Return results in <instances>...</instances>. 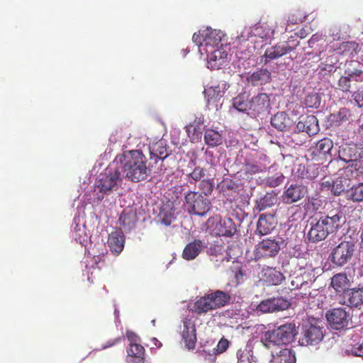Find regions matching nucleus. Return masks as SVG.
I'll list each match as a JSON object with an SVG mask.
<instances>
[{
  "label": "nucleus",
  "mask_w": 363,
  "mask_h": 363,
  "mask_svg": "<svg viewBox=\"0 0 363 363\" xmlns=\"http://www.w3.org/2000/svg\"><path fill=\"white\" fill-rule=\"evenodd\" d=\"M281 239L267 238L256 245L255 255L257 259L276 257L281 250Z\"/></svg>",
  "instance_id": "nucleus-9"
},
{
  "label": "nucleus",
  "mask_w": 363,
  "mask_h": 363,
  "mask_svg": "<svg viewBox=\"0 0 363 363\" xmlns=\"http://www.w3.org/2000/svg\"><path fill=\"white\" fill-rule=\"evenodd\" d=\"M298 177L301 179H313L318 177V169L314 167H306L303 164H299L297 169Z\"/></svg>",
  "instance_id": "nucleus-36"
},
{
  "label": "nucleus",
  "mask_w": 363,
  "mask_h": 363,
  "mask_svg": "<svg viewBox=\"0 0 363 363\" xmlns=\"http://www.w3.org/2000/svg\"><path fill=\"white\" fill-rule=\"evenodd\" d=\"M203 116L196 117L195 120L186 126V131L189 137L196 135L199 137L201 134V126L203 125Z\"/></svg>",
  "instance_id": "nucleus-37"
},
{
  "label": "nucleus",
  "mask_w": 363,
  "mask_h": 363,
  "mask_svg": "<svg viewBox=\"0 0 363 363\" xmlns=\"http://www.w3.org/2000/svg\"><path fill=\"white\" fill-rule=\"evenodd\" d=\"M230 299L231 296L228 292L216 290L199 297L193 303L191 311L199 316L205 315L210 311L225 306Z\"/></svg>",
  "instance_id": "nucleus-3"
},
{
  "label": "nucleus",
  "mask_w": 363,
  "mask_h": 363,
  "mask_svg": "<svg viewBox=\"0 0 363 363\" xmlns=\"http://www.w3.org/2000/svg\"><path fill=\"white\" fill-rule=\"evenodd\" d=\"M338 159L347 164L345 171L357 178L363 174V147L355 143H342L338 150Z\"/></svg>",
  "instance_id": "nucleus-4"
},
{
  "label": "nucleus",
  "mask_w": 363,
  "mask_h": 363,
  "mask_svg": "<svg viewBox=\"0 0 363 363\" xmlns=\"http://www.w3.org/2000/svg\"><path fill=\"white\" fill-rule=\"evenodd\" d=\"M298 44V43L294 45H290L289 42L284 41L267 48L262 56L264 59V63L266 64L274 60H277L291 52L296 48Z\"/></svg>",
  "instance_id": "nucleus-14"
},
{
  "label": "nucleus",
  "mask_w": 363,
  "mask_h": 363,
  "mask_svg": "<svg viewBox=\"0 0 363 363\" xmlns=\"http://www.w3.org/2000/svg\"><path fill=\"white\" fill-rule=\"evenodd\" d=\"M202 36L204 43V52L206 49H216L222 46L221 40L224 36L222 31L206 28L205 30H202Z\"/></svg>",
  "instance_id": "nucleus-16"
},
{
  "label": "nucleus",
  "mask_w": 363,
  "mask_h": 363,
  "mask_svg": "<svg viewBox=\"0 0 363 363\" xmlns=\"http://www.w3.org/2000/svg\"><path fill=\"white\" fill-rule=\"evenodd\" d=\"M206 175V170L201 167H196L187 176L194 182H201Z\"/></svg>",
  "instance_id": "nucleus-51"
},
{
  "label": "nucleus",
  "mask_w": 363,
  "mask_h": 363,
  "mask_svg": "<svg viewBox=\"0 0 363 363\" xmlns=\"http://www.w3.org/2000/svg\"><path fill=\"white\" fill-rule=\"evenodd\" d=\"M159 220L165 225L166 226H169L172 223L174 220V214L169 210H166L164 208H162L158 215Z\"/></svg>",
  "instance_id": "nucleus-47"
},
{
  "label": "nucleus",
  "mask_w": 363,
  "mask_h": 363,
  "mask_svg": "<svg viewBox=\"0 0 363 363\" xmlns=\"http://www.w3.org/2000/svg\"><path fill=\"white\" fill-rule=\"evenodd\" d=\"M125 236L121 229H117L108 235L107 244L112 253L118 255L123 248Z\"/></svg>",
  "instance_id": "nucleus-22"
},
{
  "label": "nucleus",
  "mask_w": 363,
  "mask_h": 363,
  "mask_svg": "<svg viewBox=\"0 0 363 363\" xmlns=\"http://www.w3.org/2000/svg\"><path fill=\"white\" fill-rule=\"evenodd\" d=\"M120 225L126 230L132 229L136 223V215L133 211H123L119 218Z\"/></svg>",
  "instance_id": "nucleus-33"
},
{
  "label": "nucleus",
  "mask_w": 363,
  "mask_h": 363,
  "mask_svg": "<svg viewBox=\"0 0 363 363\" xmlns=\"http://www.w3.org/2000/svg\"><path fill=\"white\" fill-rule=\"evenodd\" d=\"M277 224V220L274 215L262 213L257 223L256 234L259 236L268 235L276 228Z\"/></svg>",
  "instance_id": "nucleus-18"
},
{
  "label": "nucleus",
  "mask_w": 363,
  "mask_h": 363,
  "mask_svg": "<svg viewBox=\"0 0 363 363\" xmlns=\"http://www.w3.org/2000/svg\"><path fill=\"white\" fill-rule=\"evenodd\" d=\"M206 247V243L201 240L189 242L184 249L182 256L186 260L194 259L199 255L201 250Z\"/></svg>",
  "instance_id": "nucleus-25"
},
{
  "label": "nucleus",
  "mask_w": 363,
  "mask_h": 363,
  "mask_svg": "<svg viewBox=\"0 0 363 363\" xmlns=\"http://www.w3.org/2000/svg\"><path fill=\"white\" fill-rule=\"evenodd\" d=\"M201 194L207 197L211 195L213 190V184L210 179H202L199 184Z\"/></svg>",
  "instance_id": "nucleus-48"
},
{
  "label": "nucleus",
  "mask_w": 363,
  "mask_h": 363,
  "mask_svg": "<svg viewBox=\"0 0 363 363\" xmlns=\"http://www.w3.org/2000/svg\"><path fill=\"white\" fill-rule=\"evenodd\" d=\"M121 340V337H117L116 339H113V340H108L107 342H106L105 344H104L102 346H101V348L103 350H105L106 348H108L110 347H112V346H114L116 345V344H118V342H120Z\"/></svg>",
  "instance_id": "nucleus-60"
},
{
  "label": "nucleus",
  "mask_w": 363,
  "mask_h": 363,
  "mask_svg": "<svg viewBox=\"0 0 363 363\" xmlns=\"http://www.w3.org/2000/svg\"><path fill=\"white\" fill-rule=\"evenodd\" d=\"M335 71V66L331 63L321 62L319 65V73L325 74L327 72H332Z\"/></svg>",
  "instance_id": "nucleus-55"
},
{
  "label": "nucleus",
  "mask_w": 363,
  "mask_h": 363,
  "mask_svg": "<svg viewBox=\"0 0 363 363\" xmlns=\"http://www.w3.org/2000/svg\"><path fill=\"white\" fill-rule=\"evenodd\" d=\"M349 111L346 108H341L336 113H331L329 116L328 120L330 122V125L333 126H337L342 123L348 121Z\"/></svg>",
  "instance_id": "nucleus-38"
},
{
  "label": "nucleus",
  "mask_w": 363,
  "mask_h": 363,
  "mask_svg": "<svg viewBox=\"0 0 363 363\" xmlns=\"http://www.w3.org/2000/svg\"><path fill=\"white\" fill-rule=\"evenodd\" d=\"M290 303L282 297L267 298L262 301L256 307L257 312L262 313L283 311L289 308Z\"/></svg>",
  "instance_id": "nucleus-15"
},
{
  "label": "nucleus",
  "mask_w": 363,
  "mask_h": 363,
  "mask_svg": "<svg viewBox=\"0 0 363 363\" xmlns=\"http://www.w3.org/2000/svg\"><path fill=\"white\" fill-rule=\"evenodd\" d=\"M321 97L315 92L308 94L305 99V104L309 108H318L320 105Z\"/></svg>",
  "instance_id": "nucleus-45"
},
{
  "label": "nucleus",
  "mask_w": 363,
  "mask_h": 363,
  "mask_svg": "<svg viewBox=\"0 0 363 363\" xmlns=\"http://www.w3.org/2000/svg\"><path fill=\"white\" fill-rule=\"evenodd\" d=\"M347 352L352 353L354 356L363 357V343L352 345Z\"/></svg>",
  "instance_id": "nucleus-56"
},
{
  "label": "nucleus",
  "mask_w": 363,
  "mask_h": 363,
  "mask_svg": "<svg viewBox=\"0 0 363 363\" xmlns=\"http://www.w3.org/2000/svg\"><path fill=\"white\" fill-rule=\"evenodd\" d=\"M271 125L280 131H284L292 125V121L286 112L279 111L271 118Z\"/></svg>",
  "instance_id": "nucleus-26"
},
{
  "label": "nucleus",
  "mask_w": 363,
  "mask_h": 363,
  "mask_svg": "<svg viewBox=\"0 0 363 363\" xmlns=\"http://www.w3.org/2000/svg\"><path fill=\"white\" fill-rule=\"evenodd\" d=\"M352 84L351 82V77L348 75L341 76L339 79L336 89L343 91V92H350V89L352 88Z\"/></svg>",
  "instance_id": "nucleus-46"
},
{
  "label": "nucleus",
  "mask_w": 363,
  "mask_h": 363,
  "mask_svg": "<svg viewBox=\"0 0 363 363\" xmlns=\"http://www.w3.org/2000/svg\"><path fill=\"white\" fill-rule=\"evenodd\" d=\"M262 280L269 286L279 285L285 279L284 274L276 268L267 267L262 272Z\"/></svg>",
  "instance_id": "nucleus-23"
},
{
  "label": "nucleus",
  "mask_w": 363,
  "mask_h": 363,
  "mask_svg": "<svg viewBox=\"0 0 363 363\" xmlns=\"http://www.w3.org/2000/svg\"><path fill=\"white\" fill-rule=\"evenodd\" d=\"M207 55L208 67L211 69H220L225 62L228 54L225 51H222L219 48L206 49Z\"/></svg>",
  "instance_id": "nucleus-20"
},
{
  "label": "nucleus",
  "mask_w": 363,
  "mask_h": 363,
  "mask_svg": "<svg viewBox=\"0 0 363 363\" xmlns=\"http://www.w3.org/2000/svg\"><path fill=\"white\" fill-rule=\"evenodd\" d=\"M204 141L209 147H217L222 144L221 134L213 129H207L204 133Z\"/></svg>",
  "instance_id": "nucleus-32"
},
{
  "label": "nucleus",
  "mask_w": 363,
  "mask_h": 363,
  "mask_svg": "<svg viewBox=\"0 0 363 363\" xmlns=\"http://www.w3.org/2000/svg\"><path fill=\"white\" fill-rule=\"evenodd\" d=\"M356 46H357V45L353 42H345L342 44V48H343L344 50H345L347 48H354Z\"/></svg>",
  "instance_id": "nucleus-63"
},
{
  "label": "nucleus",
  "mask_w": 363,
  "mask_h": 363,
  "mask_svg": "<svg viewBox=\"0 0 363 363\" xmlns=\"http://www.w3.org/2000/svg\"><path fill=\"white\" fill-rule=\"evenodd\" d=\"M284 178L283 174L277 173L275 175L267 177V184L271 187H277L283 183Z\"/></svg>",
  "instance_id": "nucleus-52"
},
{
  "label": "nucleus",
  "mask_w": 363,
  "mask_h": 363,
  "mask_svg": "<svg viewBox=\"0 0 363 363\" xmlns=\"http://www.w3.org/2000/svg\"><path fill=\"white\" fill-rule=\"evenodd\" d=\"M305 285H307V281H304V279H303V277H301L299 273L296 276L291 277V286L289 289L293 290L296 289H302L304 287L306 289Z\"/></svg>",
  "instance_id": "nucleus-50"
},
{
  "label": "nucleus",
  "mask_w": 363,
  "mask_h": 363,
  "mask_svg": "<svg viewBox=\"0 0 363 363\" xmlns=\"http://www.w3.org/2000/svg\"><path fill=\"white\" fill-rule=\"evenodd\" d=\"M225 251L224 245L218 241H215L208 250V252L211 255H214L216 257L219 255L223 256V252Z\"/></svg>",
  "instance_id": "nucleus-49"
},
{
  "label": "nucleus",
  "mask_w": 363,
  "mask_h": 363,
  "mask_svg": "<svg viewBox=\"0 0 363 363\" xmlns=\"http://www.w3.org/2000/svg\"><path fill=\"white\" fill-rule=\"evenodd\" d=\"M116 161L120 163L125 177L133 182L145 180L151 172L146 157L140 150L124 152L116 157Z\"/></svg>",
  "instance_id": "nucleus-1"
},
{
  "label": "nucleus",
  "mask_w": 363,
  "mask_h": 363,
  "mask_svg": "<svg viewBox=\"0 0 363 363\" xmlns=\"http://www.w3.org/2000/svg\"><path fill=\"white\" fill-rule=\"evenodd\" d=\"M346 186H349L348 179L337 177L332 181V193L335 196H339L345 191Z\"/></svg>",
  "instance_id": "nucleus-42"
},
{
  "label": "nucleus",
  "mask_w": 363,
  "mask_h": 363,
  "mask_svg": "<svg viewBox=\"0 0 363 363\" xmlns=\"http://www.w3.org/2000/svg\"><path fill=\"white\" fill-rule=\"evenodd\" d=\"M333 148V141L329 138H323L317 141L314 145L311 147L312 155L314 157H318L330 159L332 157L331 151Z\"/></svg>",
  "instance_id": "nucleus-17"
},
{
  "label": "nucleus",
  "mask_w": 363,
  "mask_h": 363,
  "mask_svg": "<svg viewBox=\"0 0 363 363\" xmlns=\"http://www.w3.org/2000/svg\"><path fill=\"white\" fill-rule=\"evenodd\" d=\"M302 125L308 135H315L319 131L318 119L314 116H308Z\"/></svg>",
  "instance_id": "nucleus-40"
},
{
  "label": "nucleus",
  "mask_w": 363,
  "mask_h": 363,
  "mask_svg": "<svg viewBox=\"0 0 363 363\" xmlns=\"http://www.w3.org/2000/svg\"><path fill=\"white\" fill-rule=\"evenodd\" d=\"M297 334L298 330L294 323H286L266 331L261 337V342L267 349L273 346L287 345L295 340Z\"/></svg>",
  "instance_id": "nucleus-5"
},
{
  "label": "nucleus",
  "mask_w": 363,
  "mask_h": 363,
  "mask_svg": "<svg viewBox=\"0 0 363 363\" xmlns=\"http://www.w3.org/2000/svg\"><path fill=\"white\" fill-rule=\"evenodd\" d=\"M355 252L352 241H342L332 250L330 261L337 267H342L352 259Z\"/></svg>",
  "instance_id": "nucleus-7"
},
{
  "label": "nucleus",
  "mask_w": 363,
  "mask_h": 363,
  "mask_svg": "<svg viewBox=\"0 0 363 363\" xmlns=\"http://www.w3.org/2000/svg\"><path fill=\"white\" fill-rule=\"evenodd\" d=\"M323 338L322 328L317 323H308L303 326L302 337L299 340L301 345H315Z\"/></svg>",
  "instance_id": "nucleus-10"
},
{
  "label": "nucleus",
  "mask_w": 363,
  "mask_h": 363,
  "mask_svg": "<svg viewBox=\"0 0 363 363\" xmlns=\"http://www.w3.org/2000/svg\"><path fill=\"white\" fill-rule=\"evenodd\" d=\"M347 196L350 199L355 202L363 201V183L352 186L347 191Z\"/></svg>",
  "instance_id": "nucleus-43"
},
{
  "label": "nucleus",
  "mask_w": 363,
  "mask_h": 363,
  "mask_svg": "<svg viewBox=\"0 0 363 363\" xmlns=\"http://www.w3.org/2000/svg\"><path fill=\"white\" fill-rule=\"evenodd\" d=\"M266 167L257 161L245 160L243 164V171L246 175H252L263 172Z\"/></svg>",
  "instance_id": "nucleus-34"
},
{
  "label": "nucleus",
  "mask_w": 363,
  "mask_h": 363,
  "mask_svg": "<svg viewBox=\"0 0 363 363\" xmlns=\"http://www.w3.org/2000/svg\"><path fill=\"white\" fill-rule=\"evenodd\" d=\"M104 255L95 257V264L99 269H101L104 266L105 259Z\"/></svg>",
  "instance_id": "nucleus-61"
},
{
  "label": "nucleus",
  "mask_w": 363,
  "mask_h": 363,
  "mask_svg": "<svg viewBox=\"0 0 363 363\" xmlns=\"http://www.w3.org/2000/svg\"><path fill=\"white\" fill-rule=\"evenodd\" d=\"M354 99L358 104L359 107H363V90L361 91H354L352 94Z\"/></svg>",
  "instance_id": "nucleus-59"
},
{
  "label": "nucleus",
  "mask_w": 363,
  "mask_h": 363,
  "mask_svg": "<svg viewBox=\"0 0 363 363\" xmlns=\"http://www.w3.org/2000/svg\"><path fill=\"white\" fill-rule=\"evenodd\" d=\"M330 325L335 330L343 329L348 325L350 314L342 308H335L326 313Z\"/></svg>",
  "instance_id": "nucleus-13"
},
{
  "label": "nucleus",
  "mask_w": 363,
  "mask_h": 363,
  "mask_svg": "<svg viewBox=\"0 0 363 363\" xmlns=\"http://www.w3.org/2000/svg\"><path fill=\"white\" fill-rule=\"evenodd\" d=\"M184 329L182 333L185 346L189 350L194 349L196 342L195 324L189 319L183 320Z\"/></svg>",
  "instance_id": "nucleus-21"
},
{
  "label": "nucleus",
  "mask_w": 363,
  "mask_h": 363,
  "mask_svg": "<svg viewBox=\"0 0 363 363\" xmlns=\"http://www.w3.org/2000/svg\"><path fill=\"white\" fill-rule=\"evenodd\" d=\"M250 112L252 118H257L267 113L270 109V99L267 94L259 93L250 99Z\"/></svg>",
  "instance_id": "nucleus-11"
},
{
  "label": "nucleus",
  "mask_w": 363,
  "mask_h": 363,
  "mask_svg": "<svg viewBox=\"0 0 363 363\" xmlns=\"http://www.w3.org/2000/svg\"><path fill=\"white\" fill-rule=\"evenodd\" d=\"M306 14L305 13H299V16H296L295 13H291L289 16V18L287 20L288 24L291 23L293 25L298 24L300 23H302L306 19Z\"/></svg>",
  "instance_id": "nucleus-54"
},
{
  "label": "nucleus",
  "mask_w": 363,
  "mask_h": 363,
  "mask_svg": "<svg viewBox=\"0 0 363 363\" xmlns=\"http://www.w3.org/2000/svg\"><path fill=\"white\" fill-rule=\"evenodd\" d=\"M250 100H248L245 94H240L233 99V107L241 112H250Z\"/></svg>",
  "instance_id": "nucleus-35"
},
{
  "label": "nucleus",
  "mask_w": 363,
  "mask_h": 363,
  "mask_svg": "<svg viewBox=\"0 0 363 363\" xmlns=\"http://www.w3.org/2000/svg\"><path fill=\"white\" fill-rule=\"evenodd\" d=\"M247 79L254 86L264 84L270 81L271 73L267 69L261 68L254 72Z\"/></svg>",
  "instance_id": "nucleus-29"
},
{
  "label": "nucleus",
  "mask_w": 363,
  "mask_h": 363,
  "mask_svg": "<svg viewBox=\"0 0 363 363\" xmlns=\"http://www.w3.org/2000/svg\"><path fill=\"white\" fill-rule=\"evenodd\" d=\"M229 346V342L226 339L222 338L217 345V351L219 353L225 352Z\"/></svg>",
  "instance_id": "nucleus-58"
},
{
  "label": "nucleus",
  "mask_w": 363,
  "mask_h": 363,
  "mask_svg": "<svg viewBox=\"0 0 363 363\" xmlns=\"http://www.w3.org/2000/svg\"><path fill=\"white\" fill-rule=\"evenodd\" d=\"M184 206L188 213L203 216L211 208V202L199 191H189L184 196Z\"/></svg>",
  "instance_id": "nucleus-6"
},
{
  "label": "nucleus",
  "mask_w": 363,
  "mask_h": 363,
  "mask_svg": "<svg viewBox=\"0 0 363 363\" xmlns=\"http://www.w3.org/2000/svg\"><path fill=\"white\" fill-rule=\"evenodd\" d=\"M321 185L323 189H330L332 191V182L325 181L322 182Z\"/></svg>",
  "instance_id": "nucleus-64"
},
{
  "label": "nucleus",
  "mask_w": 363,
  "mask_h": 363,
  "mask_svg": "<svg viewBox=\"0 0 363 363\" xmlns=\"http://www.w3.org/2000/svg\"><path fill=\"white\" fill-rule=\"evenodd\" d=\"M150 155L156 159L164 160L167 157L168 153L167 147L163 145V143L160 141L156 143L151 147Z\"/></svg>",
  "instance_id": "nucleus-41"
},
{
  "label": "nucleus",
  "mask_w": 363,
  "mask_h": 363,
  "mask_svg": "<svg viewBox=\"0 0 363 363\" xmlns=\"http://www.w3.org/2000/svg\"><path fill=\"white\" fill-rule=\"evenodd\" d=\"M121 182V174L119 168L108 169L104 174L99 175L96 186L100 192L109 194L118 189V184Z\"/></svg>",
  "instance_id": "nucleus-8"
},
{
  "label": "nucleus",
  "mask_w": 363,
  "mask_h": 363,
  "mask_svg": "<svg viewBox=\"0 0 363 363\" xmlns=\"http://www.w3.org/2000/svg\"><path fill=\"white\" fill-rule=\"evenodd\" d=\"M358 63L354 61H350L347 64V67L345 70V74L351 77V82L356 86L357 82H363V71L355 67Z\"/></svg>",
  "instance_id": "nucleus-31"
},
{
  "label": "nucleus",
  "mask_w": 363,
  "mask_h": 363,
  "mask_svg": "<svg viewBox=\"0 0 363 363\" xmlns=\"http://www.w3.org/2000/svg\"><path fill=\"white\" fill-rule=\"evenodd\" d=\"M306 188L303 185L291 184L282 195V200L284 203L291 204L302 199L306 194Z\"/></svg>",
  "instance_id": "nucleus-19"
},
{
  "label": "nucleus",
  "mask_w": 363,
  "mask_h": 363,
  "mask_svg": "<svg viewBox=\"0 0 363 363\" xmlns=\"http://www.w3.org/2000/svg\"><path fill=\"white\" fill-rule=\"evenodd\" d=\"M342 219L343 213L340 210L321 216L318 219L312 218L307 234L308 239L314 243L325 240L329 235L335 233L342 226Z\"/></svg>",
  "instance_id": "nucleus-2"
},
{
  "label": "nucleus",
  "mask_w": 363,
  "mask_h": 363,
  "mask_svg": "<svg viewBox=\"0 0 363 363\" xmlns=\"http://www.w3.org/2000/svg\"><path fill=\"white\" fill-rule=\"evenodd\" d=\"M236 232V228L231 218H225L220 220L217 226V234L219 236L231 237Z\"/></svg>",
  "instance_id": "nucleus-30"
},
{
  "label": "nucleus",
  "mask_w": 363,
  "mask_h": 363,
  "mask_svg": "<svg viewBox=\"0 0 363 363\" xmlns=\"http://www.w3.org/2000/svg\"><path fill=\"white\" fill-rule=\"evenodd\" d=\"M192 40L194 43H195L197 45H199L201 49L200 50H203L204 45H203V40L202 36V31L199 30V33H195L192 36Z\"/></svg>",
  "instance_id": "nucleus-57"
},
{
  "label": "nucleus",
  "mask_w": 363,
  "mask_h": 363,
  "mask_svg": "<svg viewBox=\"0 0 363 363\" xmlns=\"http://www.w3.org/2000/svg\"><path fill=\"white\" fill-rule=\"evenodd\" d=\"M330 285L337 293H342L349 289L350 280L345 273H338L331 278Z\"/></svg>",
  "instance_id": "nucleus-28"
},
{
  "label": "nucleus",
  "mask_w": 363,
  "mask_h": 363,
  "mask_svg": "<svg viewBox=\"0 0 363 363\" xmlns=\"http://www.w3.org/2000/svg\"><path fill=\"white\" fill-rule=\"evenodd\" d=\"M275 201H276V198L274 197L272 195L268 194H266L259 201V206L260 207V209H264L267 207H269V206L274 205Z\"/></svg>",
  "instance_id": "nucleus-53"
},
{
  "label": "nucleus",
  "mask_w": 363,
  "mask_h": 363,
  "mask_svg": "<svg viewBox=\"0 0 363 363\" xmlns=\"http://www.w3.org/2000/svg\"><path fill=\"white\" fill-rule=\"evenodd\" d=\"M314 269H313L311 267H305L303 269L300 270V275L301 277H303V279H304V281H307V285L306 286V289H308V291L304 292V295H310V288L311 284L315 280V273H314Z\"/></svg>",
  "instance_id": "nucleus-39"
},
{
  "label": "nucleus",
  "mask_w": 363,
  "mask_h": 363,
  "mask_svg": "<svg viewBox=\"0 0 363 363\" xmlns=\"http://www.w3.org/2000/svg\"><path fill=\"white\" fill-rule=\"evenodd\" d=\"M278 363H296V357L291 350L284 348L280 350L277 357Z\"/></svg>",
  "instance_id": "nucleus-44"
},
{
  "label": "nucleus",
  "mask_w": 363,
  "mask_h": 363,
  "mask_svg": "<svg viewBox=\"0 0 363 363\" xmlns=\"http://www.w3.org/2000/svg\"><path fill=\"white\" fill-rule=\"evenodd\" d=\"M126 335L128 339L129 340V341H130V343H135L138 338V337L133 332L131 331H128Z\"/></svg>",
  "instance_id": "nucleus-62"
},
{
  "label": "nucleus",
  "mask_w": 363,
  "mask_h": 363,
  "mask_svg": "<svg viewBox=\"0 0 363 363\" xmlns=\"http://www.w3.org/2000/svg\"><path fill=\"white\" fill-rule=\"evenodd\" d=\"M343 303L350 307H358L363 304V288L347 289L343 295Z\"/></svg>",
  "instance_id": "nucleus-24"
},
{
  "label": "nucleus",
  "mask_w": 363,
  "mask_h": 363,
  "mask_svg": "<svg viewBox=\"0 0 363 363\" xmlns=\"http://www.w3.org/2000/svg\"><path fill=\"white\" fill-rule=\"evenodd\" d=\"M227 87V84L223 83L205 89L203 93L206 99V106L209 110H218V106L221 105L220 99Z\"/></svg>",
  "instance_id": "nucleus-12"
},
{
  "label": "nucleus",
  "mask_w": 363,
  "mask_h": 363,
  "mask_svg": "<svg viewBox=\"0 0 363 363\" xmlns=\"http://www.w3.org/2000/svg\"><path fill=\"white\" fill-rule=\"evenodd\" d=\"M129 362L130 363H144L145 362V349L138 343H130L127 350Z\"/></svg>",
  "instance_id": "nucleus-27"
}]
</instances>
